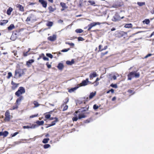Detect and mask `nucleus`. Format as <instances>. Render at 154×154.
I'll return each instance as SVG.
<instances>
[{
    "mask_svg": "<svg viewBox=\"0 0 154 154\" xmlns=\"http://www.w3.org/2000/svg\"><path fill=\"white\" fill-rule=\"evenodd\" d=\"M128 79L129 80H131L132 78L134 77L137 78L140 76V74L138 72H136L135 71L130 72L128 75Z\"/></svg>",
    "mask_w": 154,
    "mask_h": 154,
    "instance_id": "f257e3e1",
    "label": "nucleus"
},
{
    "mask_svg": "<svg viewBox=\"0 0 154 154\" xmlns=\"http://www.w3.org/2000/svg\"><path fill=\"white\" fill-rule=\"evenodd\" d=\"M24 74V72L22 69H19L16 70L15 71V76L16 78L21 76Z\"/></svg>",
    "mask_w": 154,
    "mask_h": 154,
    "instance_id": "f03ea898",
    "label": "nucleus"
},
{
    "mask_svg": "<svg viewBox=\"0 0 154 154\" xmlns=\"http://www.w3.org/2000/svg\"><path fill=\"white\" fill-rule=\"evenodd\" d=\"M25 92V89L23 87H20L18 90L15 93V95L18 97H19L20 95Z\"/></svg>",
    "mask_w": 154,
    "mask_h": 154,
    "instance_id": "7ed1b4c3",
    "label": "nucleus"
},
{
    "mask_svg": "<svg viewBox=\"0 0 154 154\" xmlns=\"http://www.w3.org/2000/svg\"><path fill=\"white\" fill-rule=\"evenodd\" d=\"M5 118L4 120L5 121H9L11 119V115L9 110L6 111L5 114Z\"/></svg>",
    "mask_w": 154,
    "mask_h": 154,
    "instance_id": "20e7f679",
    "label": "nucleus"
},
{
    "mask_svg": "<svg viewBox=\"0 0 154 154\" xmlns=\"http://www.w3.org/2000/svg\"><path fill=\"white\" fill-rule=\"evenodd\" d=\"M101 23L99 22H93L91 23L88 25V30H90L92 27L95 26L97 25H100Z\"/></svg>",
    "mask_w": 154,
    "mask_h": 154,
    "instance_id": "39448f33",
    "label": "nucleus"
},
{
    "mask_svg": "<svg viewBox=\"0 0 154 154\" xmlns=\"http://www.w3.org/2000/svg\"><path fill=\"white\" fill-rule=\"evenodd\" d=\"M34 20V15L32 14H31L27 17L26 21L27 22H32Z\"/></svg>",
    "mask_w": 154,
    "mask_h": 154,
    "instance_id": "423d86ee",
    "label": "nucleus"
},
{
    "mask_svg": "<svg viewBox=\"0 0 154 154\" xmlns=\"http://www.w3.org/2000/svg\"><path fill=\"white\" fill-rule=\"evenodd\" d=\"M90 82L88 81V79H86L85 80H83L81 83L79 85H78V86L81 87L82 86H85L87 85L88 84V83Z\"/></svg>",
    "mask_w": 154,
    "mask_h": 154,
    "instance_id": "0eeeda50",
    "label": "nucleus"
},
{
    "mask_svg": "<svg viewBox=\"0 0 154 154\" xmlns=\"http://www.w3.org/2000/svg\"><path fill=\"white\" fill-rule=\"evenodd\" d=\"M124 18V17H122L121 18L119 17V15L117 14H115L113 18L112 19V20L113 21H116L119 20L121 19H122Z\"/></svg>",
    "mask_w": 154,
    "mask_h": 154,
    "instance_id": "6e6552de",
    "label": "nucleus"
},
{
    "mask_svg": "<svg viewBox=\"0 0 154 154\" xmlns=\"http://www.w3.org/2000/svg\"><path fill=\"white\" fill-rule=\"evenodd\" d=\"M39 2L41 3L44 8H46L47 4L46 1L45 0H39Z\"/></svg>",
    "mask_w": 154,
    "mask_h": 154,
    "instance_id": "1a4fd4ad",
    "label": "nucleus"
},
{
    "mask_svg": "<svg viewBox=\"0 0 154 154\" xmlns=\"http://www.w3.org/2000/svg\"><path fill=\"white\" fill-rule=\"evenodd\" d=\"M57 36L56 35H53L48 38V39L51 41H54L56 39Z\"/></svg>",
    "mask_w": 154,
    "mask_h": 154,
    "instance_id": "9d476101",
    "label": "nucleus"
},
{
    "mask_svg": "<svg viewBox=\"0 0 154 154\" xmlns=\"http://www.w3.org/2000/svg\"><path fill=\"white\" fill-rule=\"evenodd\" d=\"M97 75L96 73L95 72H94L90 74L89 77L90 79H92L94 78L97 76Z\"/></svg>",
    "mask_w": 154,
    "mask_h": 154,
    "instance_id": "9b49d317",
    "label": "nucleus"
},
{
    "mask_svg": "<svg viewBox=\"0 0 154 154\" xmlns=\"http://www.w3.org/2000/svg\"><path fill=\"white\" fill-rule=\"evenodd\" d=\"M36 126L35 125H32L31 126H23V128L24 129L34 128H35Z\"/></svg>",
    "mask_w": 154,
    "mask_h": 154,
    "instance_id": "f8f14e48",
    "label": "nucleus"
},
{
    "mask_svg": "<svg viewBox=\"0 0 154 154\" xmlns=\"http://www.w3.org/2000/svg\"><path fill=\"white\" fill-rule=\"evenodd\" d=\"M11 84L13 85V86L12 87V88L13 90H14L18 86V84H16L13 81L11 82Z\"/></svg>",
    "mask_w": 154,
    "mask_h": 154,
    "instance_id": "ddd939ff",
    "label": "nucleus"
},
{
    "mask_svg": "<svg viewBox=\"0 0 154 154\" xmlns=\"http://www.w3.org/2000/svg\"><path fill=\"white\" fill-rule=\"evenodd\" d=\"M17 8H19V10L21 11H24V8L20 4H17L16 5Z\"/></svg>",
    "mask_w": 154,
    "mask_h": 154,
    "instance_id": "4468645a",
    "label": "nucleus"
},
{
    "mask_svg": "<svg viewBox=\"0 0 154 154\" xmlns=\"http://www.w3.org/2000/svg\"><path fill=\"white\" fill-rule=\"evenodd\" d=\"M34 60L33 59L29 60L26 62V64L28 67H29L31 65L32 63H33Z\"/></svg>",
    "mask_w": 154,
    "mask_h": 154,
    "instance_id": "2eb2a0df",
    "label": "nucleus"
},
{
    "mask_svg": "<svg viewBox=\"0 0 154 154\" xmlns=\"http://www.w3.org/2000/svg\"><path fill=\"white\" fill-rule=\"evenodd\" d=\"M23 98V97L22 96L20 97L17 99L15 104H17L19 105L20 104V102L21 100H22Z\"/></svg>",
    "mask_w": 154,
    "mask_h": 154,
    "instance_id": "dca6fc26",
    "label": "nucleus"
},
{
    "mask_svg": "<svg viewBox=\"0 0 154 154\" xmlns=\"http://www.w3.org/2000/svg\"><path fill=\"white\" fill-rule=\"evenodd\" d=\"M78 119H81L82 118H85L86 117L85 115L83 113H79L78 114Z\"/></svg>",
    "mask_w": 154,
    "mask_h": 154,
    "instance_id": "f3484780",
    "label": "nucleus"
},
{
    "mask_svg": "<svg viewBox=\"0 0 154 154\" xmlns=\"http://www.w3.org/2000/svg\"><path fill=\"white\" fill-rule=\"evenodd\" d=\"M79 87V86H78V85L77 87H76L70 89L68 91L70 93H72L76 90Z\"/></svg>",
    "mask_w": 154,
    "mask_h": 154,
    "instance_id": "a211bd4d",
    "label": "nucleus"
},
{
    "mask_svg": "<svg viewBox=\"0 0 154 154\" xmlns=\"http://www.w3.org/2000/svg\"><path fill=\"white\" fill-rule=\"evenodd\" d=\"M55 120H54V121H53L51 123V124H49V126H51L53 125H55L56 124V123L58 121V119L56 118L55 117Z\"/></svg>",
    "mask_w": 154,
    "mask_h": 154,
    "instance_id": "6ab92c4d",
    "label": "nucleus"
},
{
    "mask_svg": "<svg viewBox=\"0 0 154 154\" xmlns=\"http://www.w3.org/2000/svg\"><path fill=\"white\" fill-rule=\"evenodd\" d=\"M74 63V61L73 59H72L71 61H66V63L67 64L69 65H71L73 64Z\"/></svg>",
    "mask_w": 154,
    "mask_h": 154,
    "instance_id": "aec40b11",
    "label": "nucleus"
},
{
    "mask_svg": "<svg viewBox=\"0 0 154 154\" xmlns=\"http://www.w3.org/2000/svg\"><path fill=\"white\" fill-rule=\"evenodd\" d=\"M13 11V8L11 7H10L7 11V13L8 15H10L11 14V12Z\"/></svg>",
    "mask_w": 154,
    "mask_h": 154,
    "instance_id": "412c9836",
    "label": "nucleus"
},
{
    "mask_svg": "<svg viewBox=\"0 0 154 154\" xmlns=\"http://www.w3.org/2000/svg\"><path fill=\"white\" fill-rule=\"evenodd\" d=\"M52 112V111H50L48 113H46L45 114V118L47 119H49L51 117V115L49 114V113H51Z\"/></svg>",
    "mask_w": 154,
    "mask_h": 154,
    "instance_id": "4be33fe9",
    "label": "nucleus"
},
{
    "mask_svg": "<svg viewBox=\"0 0 154 154\" xmlns=\"http://www.w3.org/2000/svg\"><path fill=\"white\" fill-rule=\"evenodd\" d=\"M57 68L60 70H62L63 68V63H59L57 66Z\"/></svg>",
    "mask_w": 154,
    "mask_h": 154,
    "instance_id": "5701e85b",
    "label": "nucleus"
},
{
    "mask_svg": "<svg viewBox=\"0 0 154 154\" xmlns=\"http://www.w3.org/2000/svg\"><path fill=\"white\" fill-rule=\"evenodd\" d=\"M96 94V92L95 91L94 92H91L90 93L89 95V98H92Z\"/></svg>",
    "mask_w": 154,
    "mask_h": 154,
    "instance_id": "b1692460",
    "label": "nucleus"
},
{
    "mask_svg": "<svg viewBox=\"0 0 154 154\" xmlns=\"http://www.w3.org/2000/svg\"><path fill=\"white\" fill-rule=\"evenodd\" d=\"M15 27L14 25L13 24H11L8 27V29L9 30H11L13 29Z\"/></svg>",
    "mask_w": 154,
    "mask_h": 154,
    "instance_id": "393cba45",
    "label": "nucleus"
},
{
    "mask_svg": "<svg viewBox=\"0 0 154 154\" xmlns=\"http://www.w3.org/2000/svg\"><path fill=\"white\" fill-rule=\"evenodd\" d=\"M132 26V25L131 23H128L126 24L125 25V27L126 28H130Z\"/></svg>",
    "mask_w": 154,
    "mask_h": 154,
    "instance_id": "a878e982",
    "label": "nucleus"
},
{
    "mask_svg": "<svg viewBox=\"0 0 154 154\" xmlns=\"http://www.w3.org/2000/svg\"><path fill=\"white\" fill-rule=\"evenodd\" d=\"M19 105L17 104H15V106H12L10 109V110H13L15 109H17L18 108Z\"/></svg>",
    "mask_w": 154,
    "mask_h": 154,
    "instance_id": "bb28decb",
    "label": "nucleus"
},
{
    "mask_svg": "<svg viewBox=\"0 0 154 154\" xmlns=\"http://www.w3.org/2000/svg\"><path fill=\"white\" fill-rule=\"evenodd\" d=\"M60 5L62 7L64 8H67V7L66 5V4L63 2H61L60 3Z\"/></svg>",
    "mask_w": 154,
    "mask_h": 154,
    "instance_id": "cd10ccee",
    "label": "nucleus"
},
{
    "mask_svg": "<svg viewBox=\"0 0 154 154\" xmlns=\"http://www.w3.org/2000/svg\"><path fill=\"white\" fill-rule=\"evenodd\" d=\"M36 123L37 124L39 125H42L44 123V122L43 121H38L36 122Z\"/></svg>",
    "mask_w": 154,
    "mask_h": 154,
    "instance_id": "c85d7f7f",
    "label": "nucleus"
},
{
    "mask_svg": "<svg viewBox=\"0 0 154 154\" xmlns=\"http://www.w3.org/2000/svg\"><path fill=\"white\" fill-rule=\"evenodd\" d=\"M83 30L81 29H77L75 30V32L77 33H81L83 32Z\"/></svg>",
    "mask_w": 154,
    "mask_h": 154,
    "instance_id": "c756f323",
    "label": "nucleus"
},
{
    "mask_svg": "<svg viewBox=\"0 0 154 154\" xmlns=\"http://www.w3.org/2000/svg\"><path fill=\"white\" fill-rule=\"evenodd\" d=\"M53 23L52 22H48L46 24V25L48 26L51 27L53 25Z\"/></svg>",
    "mask_w": 154,
    "mask_h": 154,
    "instance_id": "7c9ffc66",
    "label": "nucleus"
},
{
    "mask_svg": "<svg viewBox=\"0 0 154 154\" xmlns=\"http://www.w3.org/2000/svg\"><path fill=\"white\" fill-rule=\"evenodd\" d=\"M143 23H145L146 24H148L150 23V21L149 19H146L143 21Z\"/></svg>",
    "mask_w": 154,
    "mask_h": 154,
    "instance_id": "2f4dec72",
    "label": "nucleus"
},
{
    "mask_svg": "<svg viewBox=\"0 0 154 154\" xmlns=\"http://www.w3.org/2000/svg\"><path fill=\"white\" fill-rule=\"evenodd\" d=\"M88 2L91 5L94 6L95 5H94V4H95V2L94 1L89 0L88 1Z\"/></svg>",
    "mask_w": 154,
    "mask_h": 154,
    "instance_id": "473e14b6",
    "label": "nucleus"
},
{
    "mask_svg": "<svg viewBox=\"0 0 154 154\" xmlns=\"http://www.w3.org/2000/svg\"><path fill=\"white\" fill-rule=\"evenodd\" d=\"M137 5L139 6H141L145 4V2H138L137 3Z\"/></svg>",
    "mask_w": 154,
    "mask_h": 154,
    "instance_id": "72a5a7b5",
    "label": "nucleus"
},
{
    "mask_svg": "<svg viewBox=\"0 0 154 154\" xmlns=\"http://www.w3.org/2000/svg\"><path fill=\"white\" fill-rule=\"evenodd\" d=\"M49 140V138L44 139L42 141V142L44 143H47Z\"/></svg>",
    "mask_w": 154,
    "mask_h": 154,
    "instance_id": "f704fd0d",
    "label": "nucleus"
},
{
    "mask_svg": "<svg viewBox=\"0 0 154 154\" xmlns=\"http://www.w3.org/2000/svg\"><path fill=\"white\" fill-rule=\"evenodd\" d=\"M8 134V132L6 131L3 132V135L4 137H6Z\"/></svg>",
    "mask_w": 154,
    "mask_h": 154,
    "instance_id": "c9c22d12",
    "label": "nucleus"
},
{
    "mask_svg": "<svg viewBox=\"0 0 154 154\" xmlns=\"http://www.w3.org/2000/svg\"><path fill=\"white\" fill-rule=\"evenodd\" d=\"M100 106H99L96 104H94L93 106V109L94 110H96L98 109Z\"/></svg>",
    "mask_w": 154,
    "mask_h": 154,
    "instance_id": "e433bc0d",
    "label": "nucleus"
},
{
    "mask_svg": "<svg viewBox=\"0 0 154 154\" xmlns=\"http://www.w3.org/2000/svg\"><path fill=\"white\" fill-rule=\"evenodd\" d=\"M50 146V145L49 144H45L44 146V148L45 149H47L49 148Z\"/></svg>",
    "mask_w": 154,
    "mask_h": 154,
    "instance_id": "4c0bfd02",
    "label": "nucleus"
},
{
    "mask_svg": "<svg viewBox=\"0 0 154 154\" xmlns=\"http://www.w3.org/2000/svg\"><path fill=\"white\" fill-rule=\"evenodd\" d=\"M33 103H34V105H35V107H38L39 105V104L36 101H34L33 102Z\"/></svg>",
    "mask_w": 154,
    "mask_h": 154,
    "instance_id": "58836bf2",
    "label": "nucleus"
},
{
    "mask_svg": "<svg viewBox=\"0 0 154 154\" xmlns=\"http://www.w3.org/2000/svg\"><path fill=\"white\" fill-rule=\"evenodd\" d=\"M128 92L130 93L131 95L133 94L134 93V92L133 91L131 90H129L128 91Z\"/></svg>",
    "mask_w": 154,
    "mask_h": 154,
    "instance_id": "ea45409f",
    "label": "nucleus"
},
{
    "mask_svg": "<svg viewBox=\"0 0 154 154\" xmlns=\"http://www.w3.org/2000/svg\"><path fill=\"white\" fill-rule=\"evenodd\" d=\"M46 55L51 58H52L53 57V55L51 54L48 53L46 54Z\"/></svg>",
    "mask_w": 154,
    "mask_h": 154,
    "instance_id": "a19ab883",
    "label": "nucleus"
},
{
    "mask_svg": "<svg viewBox=\"0 0 154 154\" xmlns=\"http://www.w3.org/2000/svg\"><path fill=\"white\" fill-rule=\"evenodd\" d=\"M70 50V48L68 49H65L61 50V52H66L68 51L69 50Z\"/></svg>",
    "mask_w": 154,
    "mask_h": 154,
    "instance_id": "79ce46f5",
    "label": "nucleus"
},
{
    "mask_svg": "<svg viewBox=\"0 0 154 154\" xmlns=\"http://www.w3.org/2000/svg\"><path fill=\"white\" fill-rule=\"evenodd\" d=\"M111 86L114 88H117V86L116 84H112L111 85Z\"/></svg>",
    "mask_w": 154,
    "mask_h": 154,
    "instance_id": "37998d69",
    "label": "nucleus"
},
{
    "mask_svg": "<svg viewBox=\"0 0 154 154\" xmlns=\"http://www.w3.org/2000/svg\"><path fill=\"white\" fill-rule=\"evenodd\" d=\"M66 44H68L69 45L71 46H74V44L72 43H69L68 42H66Z\"/></svg>",
    "mask_w": 154,
    "mask_h": 154,
    "instance_id": "c03bdc74",
    "label": "nucleus"
},
{
    "mask_svg": "<svg viewBox=\"0 0 154 154\" xmlns=\"http://www.w3.org/2000/svg\"><path fill=\"white\" fill-rule=\"evenodd\" d=\"M78 39L79 41H83L84 40V39L81 37H79Z\"/></svg>",
    "mask_w": 154,
    "mask_h": 154,
    "instance_id": "a18cd8bd",
    "label": "nucleus"
},
{
    "mask_svg": "<svg viewBox=\"0 0 154 154\" xmlns=\"http://www.w3.org/2000/svg\"><path fill=\"white\" fill-rule=\"evenodd\" d=\"M12 73L11 72H8V76L7 78L8 79H9L12 76Z\"/></svg>",
    "mask_w": 154,
    "mask_h": 154,
    "instance_id": "49530a36",
    "label": "nucleus"
},
{
    "mask_svg": "<svg viewBox=\"0 0 154 154\" xmlns=\"http://www.w3.org/2000/svg\"><path fill=\"white\" fill-rule=\"evenodd\" d=\"M49 9L51 12H53L54 11V9L51 6H50L49 8Z\"/></svg>",
    "mask_w": 154,
    "mask_h": 154,
    "instance_id": "de8ad7c7",
    "label": "nucleus"
},
{
    "mask_svg": "<svg viewBox=\"0 0 154 154\" xmlns=\"http://www.w3.org/2000/svg\"><path fill=\"white\" fill-rule=\"evenodd\" d=\"M68 106L67 105H66L64 107V108L63 109V111H64L68 109Z\"/></svg>",
    "mask_w": 154,
    "mask_h": 154,
    "instance_id": "09e8293b",
    "label": "nucleus"
},
{
    "mask_svg": "<svg viewBox=\"0 0 154 154\" xmlns=\"http://www.w3.org/2000/svg\"><path fill=\"white\" fill-rule=\"evenodd\" d=\"M93 84H94V86H96L99 85V82H96L95 81V82L93 83Z\"/></svg>",
    "mask_w": 154,
    "mask_h": 154,
    "instance_id": "8fccbe9b",
    "label": "nucleus"
},
{
    "mask_svg": "<svg viewBox=\"0 0 154 154\" xmlns=\"http://www.w3.org/2000/svg\"><path fill=\"white\" fill-rule=\"evenodd\" d=\"M28 51H27V52H24L23 53V55H24V56H27V55H28V54H28Z\"/></svg>",
    "mask_w": 154,
    "mask_h": 154,
    "instance_id": "3c124183",
    "label": "nucleus"
},
{
    "mask_svg": "<svg viewBox=\"0 0 154 154\" xmlns=\"http://www.w3.org/2000/svg\"><path fill=\"white\" fill-rule=\"evenodd\" d=\"M119 76V75L118 74H116V76L114 75L113 76V78L114 80H116V77Z\"/></svg>",
    "mask_w": 154,
    "mask_h": 154,
    "instance_id": "603ef678",
    "label": "nucleus"
},
{
    "mask_svg": "<svg viewBox=\"0 0 154 154\" xmlns=\"http://www.w3.org/2000/svg\"><path fill=\"white\" fill-rule=\"evenodd\" d=\"M37 116H38V114L34 115H33L31 116H30L29 117L30 118H32L34 117H37Z\"/></svg>",
    "mask_w": 154,
    "mask_h": 154,
    "instance_id": "864d4df0",
    "label": "nucleus"
},
{
    "mask_svg": "<svg viewBox=\"0 0 154 154\" xmlns=\"http://www.w3.org/2000/svg\"><path fill=\"white\" fill-rule=\"evenodd\" d=\"M78 119V118L77 117H74L72 118V120L74 121H76Z\"/></svg>",
    "mask_w": 154,
    "mask_h": 154,
    "instance_id": "5fc2aeb1",
    "label": "nucleus"
},
{
    "mask_svg": "<svg viewBox=\"0 0 154 154\" xmlns=\"http://www.w3.org/2000/svg\"><path fill=\"white\" fill-rule=\"evenodd\" d=\"M102 46L101 45H100L99 46V51H101L103 50V49H101Z\"/></svg>",
    "mask_w": 154,
    "mask_h": 154,
    "instance_id": "6e6d98bb",
    "label": "nucleus"
},
{
    "mask_svg": "<svg viewBox=\"0 0 154 154\" xmlns=\"http://www.w3.org/2000/svg\"><path fill=\"white\" fill-rule=\"evenodd\" d=\"M17 35L16 34H14V35H12V36L11 37V39H12L13 40H14L15 39H13L12 38L14 37V36H16V35Z\"/></svg>",
    "mask_w": 154,
    "mask_h": 154,
    "instance_id": "4d7b16f0",
    "label": "nucleus"
},
{
    "mask_svg": "<svg viewBox=\"0 0 154 154\" xmlns=\"http://www.w3.org/2000/svg\"><path fill=\"white\" fill-rule=\"evenodd\" d=\"M18 134V132H15V133H14L12 135V137H14L17 134Z\"/></svg>",
    "mask_w": 154,
    "mask_h": 154,
    "instance_id": "13d9d810",
    "label": "nucleus"
},
{
    "mask_svg": "<svg viewBox=\"0 0 154 154\" xmlns=\"http://www.w3.org/2000/svg\"><path fill=\"white\" fill-rule=\"evenodd\" d=\"M90 120L91 119H87V120L86 121H85V123H89V122H90Z\"/></svg>",
    "mask_w": 154,
    "mask_h": 154,
    "instance_id": "bf43d9fd",
    "label": "nucleus"
},
{
    "mask_svg": "<svg viewBox=\"0 0 154 154\" xmlns=\"http://www.w3.org/2000/svg\"><path fill=\"white\" fill-rule=\"evenodd\" d=\"M43 59H44V60H48V58L47 57H43Z\"/></svg>",
    "mask_w": 154,
    "mask_h": 154,
    "instance_id": "052dcab7",
    "label": "nucleus"
},
{
    "mask_svg": "<svg viewBox=\"0 0 154 154\" xmlns=\"http://www.w3.org/2000/svg\"><path fill=\"white\" fill-rule=\"evenodd\" d=\"M151 55L152 54H148V55H146L145 57V58H147L148 57L151 56Z\"/></svg>",
    "mask_w": 154,
    "mask_h": 154,
    "instance_id": "680f3d73",
    "label": "nucleus"
},
{
    "mask_svg": "<svg viewBox=\"0 0 154 154\" xmlns=\"http://www.w3.org/2000/svg\"><path fill=\"white\" fill-rule=\"evenodd\" d=\"M46 65H47V67L48 68H50L51 67V65L49 64H48L47 63Z\"/></svg>",
    "mask_w": 154,
    "mask_h": 154,
    "instance_id": "e2e57ef3",
    "label": "nucleus"
},
{
    "mask_svg": "<svg viewBox=\"0 0 154 154\" xmlns=\"http://www.w3.org/2000/svg\"><path fill=\"white\" fill-rule=\"evenodd\" d=\"M120 6L118 5V6H115V5H113V7L116 8H118L119 7H120Z\"/></svg>",
    "mask_w": 154,
    "mask_h": 154,
    "instance_id": "0e129e2a",
    "label": "nucleus"
},
{
    "mask_svg": "<svg viewBox=\"0 0 154 154\" xmlns=\"http://www.w3.org/2000/svg\"><path fill=\"white\" fill-rule=\"evenodd\" d=\"M55 120V118H54V117H50V120Z\"/></svg>",
    "mask_w": 154,
    "mask_h": 154,
    "instance_id": "69168bd1",
    "label": "nucleus"
},
{
    "mask_svg": "<svg viewBox=\"0 0 154 154\" xmlns=\"http://www.w3.org/2000/svg\"><path fill=\"white\" fill-rule=\"evenodd\" d=\"M110 92H111L112 93H113L114 92V90L113 89H112L110 90Z\"/></svg>",
    "mask_w": 154,
    "mask_h": 154,
    "instance_id": "338daca9",
    "label": "nucleus"
},
{
    "mask_svg": "<svg viewBox=\"0 0 154 154\" xmlns=\"http://www.w3.org/2000/svg\"><path fill=\"white\" fill-rule=\"evenodd\" d=\"M116 99V97H114L112 99V101H114Z\"/></svg>",
    "mask_w": 154,
    "mask_h": 154,
    "instance_id": "774afa93",
    "label": "nucleus"
}]
</instances>
